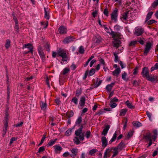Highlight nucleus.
<instances>
[{
	"instance_id": "obj_1",
	"label": "nucleus",
	"mask_w": 158,
	"mask_h": 158,
	"mask_svg": "<svg viewBox=\"0 0 158 158\" xmlns=\"http://www.w3.org/2000/svg\"><path fill=\"white\" fill-rule=\"evenodd\" d=\"M68 52L65 49L60 48L57 49L56 52H52V56L55 58L56 56L62 58L61 60L63 62H66L68 60Z\"/></svg>"
},
{
	"instance_id": "obj_2",
	"label": "nucleus",
	"mask_w": 158,
	"mask_h": 158,
	"mask_svg": "<svg viewBox=\"0 0 158 158\" xmlns=\"http://www.w3.org/2000/svg\"><path fill=\"white\" fill-rule=\"evenodd\" d=\"M83 126L84 124H82L79 128L75 132L76 136L79 137L78 138L77 137H76L74 138L73 139L74 143L77 145L80 144V140L83 141L84 139V132H83Z\"/></svg>"
},
{
	"instance_id": "obj_3",
	"label": "nucleus",
	"mask_w": 158,
	"mask_h": 158,
	"mask_svg": "<svg viewBox=\"0 0 158 158\" xmlns=\"http://www.w3.org/2000/svg\"><path fill=\"white\" fill-rule=\"evenodd\" d=\"M158 131L156 130H153L152 133H149V147L156 140L158 136Z\"/></svg>"
},
{
	"instance_id": "obj_4",
	"label": "nucleus",
	"mask_w": 158,
	"mask_h": 158,
	"mask_svg": "<svg viewBox=\"0 0 158 158\" xmlns=\"http://www.w3.org/2000/svg\"><path fill=\"white\" fill-rule=\"evenodd\" d=\"M37 51L41 59L43 61L45 59V56L43 47L40 45L37 48Z\"/></svg>"
},
{
	"instance_id": "obj_5",
	"label": "nucleus",
	"mask_w": 158,
	"mask_h": 158,
	"mask_svg": "<svg viewBox=\"0 0 158 158\" xmlns=\"http://www.w3.org/2000/svg\"><path fill=\"white\" fill-rule=\"evenodd\" d=\"M9 115L7 113L6 114L5 117V121L4 123V127L3 128V131L4 132V134H5L7 131L8 126V117Z\"/></svg>"
},
{
	"instance_id": "obj_6",
	"label": "nucleus",
	"mask_w": 158,
	"mask_h": 158,
	"mask_svg": "<svg viewBox=\"0 0 158 158\" xmlns=\"http://www.w3.org/2000/svg\"><path fill=\"white\" fill-rule=\"evenodd\" d=\"M118 16V10L116 8L114 10L111 14L112 20L116 22L117 20V17Z\"/></svg>"
},
{
	"instance_id": "obj_7",
	"label": "nucleus",
	"mask_w": 158,
	"mask_h": 158,
	"mask_svg": "<svg viewBox=\"0 0 158 158\" xmlns=\"http://www.w3.org/2000/svg\"><path fill=\"white\" fill-rule=\"evenodd\" d=\"M141 74L143 77H146L147 79L148 80V67H144L143 69Z\"/></svg>"
},
{
	"instance_id": "obj_8",
	"label": "nucleus",
	"mask_w": 158,
	"mask_h": 158,
	"mask_svg": "<svg viewBox=\"0 0 158 158\" xmlns=\"http://www.w3.org/2000/svg\"><path fill=\"white\" fill-rule=\"evenodd\" d=\"M75 38L73 36H69L65 38L63 41V42L65 44H68L70 42H73Z\"/></svg>"
},
{
	"instance_id": "obj_9",
	"label": "nucleus",
	"mask_w": 158,
	"mask_h": 158,
	"mask_svg": "<svg viewBox=\"0 0 158 158\" xmlns=\"http://www.w3.org/2000/svg\"><path fill=\"white\" fill-rule=\"evenodd\" d=\"M33 46L31 44L28 43L24 44L23 45L22 48L24 49L25 48H27L29 52H30L32 53L33 52Z\"/></svg>"
},
{
	"instance_id": "obj_10",
	"label": "nucleus",
	"mask_w": 158,
	"mask_h": 158,
	"mask_svg": "<svg viewBox=\"0 0 158 158\" xmlns=\"http://www.w3.org/2000/svg\"><path fill=\"white\" fill-rule=\"evenodd\" d=\"M85 97L84 96H83L81 97L79 102L80 106H78V108L79 109H81V107H82L84 106L85 103Z\"/></svg>"
},
{
	"instance_id": "obj_11",
	"label": "nucleus",
	"mask_w": 158,
	"mask_h": 158,
	"mask_svg": "<svg viewBox=\"0 0 158 158\" xmlns=\"http://www.w3.org/2000/svg\"><path fill=\"white\" fill-rule=\"evenodd\" d=\"M101 141L102 147L104 148L106 147L108 145V140L106 137L105 136H102L101 138Z\"/></svg>"
},
{
	"instance_id": "obj_12",
	"label": "nucleus",
	"mask_w": 158,
	"mask_h": 158,
	"mask_svg": "<svg viewBox=\"0 0 158 158\" xmlns=\"http://www.w3.org/2000/svg\"><path fill=\"white\" fill-rule=\"evenodd\" d=\"M102 38L99 35H97L94 38V41L97 44L100 43L102 41Z\"/></svg>"
},
{
	"instance_id": "obj_13",
	"label": "nucleus",
	"mask_w": 158,
	"mask_h": 158,
	"mask_svg": "<svg viewBox=\"0 0 158 158\" xmlns=\"http://www.w3.org/2000/svg\"><path fill=\"white\" fill-rule=\"evenodd\" d=\"M55 152L56 153H60L63 149L59 145H56L53 146Z\"/></svg>"
},
{
	"instance_id": "obj_14",
	"label": "nucleus",
	"mask_w": 158,
	"mask_h": 158,
	"mask_svg": "<svg viewBox=\"0 0 158 158\" xmlns=\"http://www.w3.org/2000/svg\"><path fill=\"white\" fill-rule=\"evenodd\" d=\"M78 149L76 148H73L71 151L72 154L70 155V156L72 157H74L77 154Z\"/></svg>"
},
{
	"instance_id": "obj_15",
	"label": "nucleus",
	"mask_w": 158,
	"mask_h": 158,
	"mask_svg": "<svg viewBox=\"0 0 158 158\" xmlns=\"http://www.w3.org/2000/svg\"><path fill=\"white\" fill-rule=\"evenodd\" d=\"M110 128V126L109 125H107L103 130L102 135H104L105 136L106 135Z\"/></svg>"
},
{
	"instance_id": "obj_16",
	"label": "nucleus",
	"mask_w": 158,
	"mask_h": 158,
	"mask_svg": "<svg viewBox=\"0 0 158 158\" xmlns=\"http://www.w3.org/2000/svg\"><path fill=\"white\" fill-rule=\"evenodd\" d=\"M82 118L81 116H79L77 119L75 123V125L77 126H81L80 124L82 121Z\"/></svg>"
},
{
	"instance_id": "obj_17",
	"label": "nucleus",
	"mask_w": 158,
	"mask_h": 158,
	"mask_svg": "<svg viewBox=\"0 0 158 158\" xmlns=\"http://www.w3.org/2000/svg\"><path fill=\"white\" fill-rule=\"evenodd\" d=\"M157 81V77L156 76H152L149 75V81L152 82H156Z\"/></svg>"
},
{
	"instance_id": "obj_18",
	"label": "nucleus",
	"mask_w": 158,
	"mask_h": 158,
	"mask_svg": "<svg viewBox=\"0 0 158 158\" xmlns=\"http://www.w3.org/2000/svg\"><path fill=\"white\" fill-rule=\"evenodd\" d=\"M120 72L121 70L120 68H118L113 72L112 74L114 76L118 77Z\"/></svg>"
},
{
	"instance_id": "obj_19",
	"label": "nucleus",
	"mask_w": 158,
	"mask_h": 158,
	"mask_svg": "<svg viewBox=\"0 0 158 158\" xmlns=\"http://www.w3.org/2000/svg\"><path fill=\"white\" fill-rule=\"evenodd\" d=\"M126 147L125 144L123 141L121 142L118 145L117 147L118 149H119L120 150L123 149V148H125Z\"/></svg>"
},
{
	"instance_id": "obj_20",
	"label": "nucleus",
	"mask_w": 158,
	"mask_h": 158,
	"mask_svg": "<svg viewBox=\"0 0 158 158\" xmlns=\"http://www.w3.org/2000/svg\"><path fill=\"white\" fill-rule=\"evenodd\" d=\"M98 23L101 26V27H103V28L106 30H109L106 26L105 24V23L103 21L102 22L100 19H98Z\"/></svg>"
},
{
	"instance_id": "obj_21",
	"label": "nucleus",
	"mask_w": 158,
	"mask_h": 158,
	"mask_svg": "<svg viewBox=\"0 0 158 158\" xmlns=\"http://www.w3.org/2000/svg\"><path fill=\"white\" fill-rule=\"evenodd\" d=\"M114 85V83H112L110 84L107 85L106 87V89L108 92H110L111 90L112 87Z\"/></svg>"
},
{
	"instance_id": "obj_22",
	"label": "nucleus",
	"mask_w": 158,
	"mask_h": 158,
	"mask_svg": "<svg viewBox=\"0 0 158 158\" xmlns=\"http://www.w3.org/2000/svg\"><path fill=\"white\" fill-rule=\"evenodd\" d=\"M113 44L114 47L116 48V49H117L118 47L120 46L121 42L120 40H115Z\"/></svg>"
},
{
	"instance_id": "obj_23",
	"label": "nucleus",
	"mask_w": 158,
	"mask_h": 158,
	"mask_svg": "<svg viewBox=\"0 0 158 158\" xmlns=\"http://www.w3.org/2000/svg\"><path fill=\"white\" fill-rule=\"evenodd\" d=\"M125 103L127 106L131 109H134L135 108V106H133L131 103L128 100L125 102Z\"/></svg>"
},
{
	"instance_id": "obj_24",
	"label": "nucleus",
	"mask_w": 158,
	"mask_h": 158,
	"mask_svg": "<svg viewBox=\"0 0 158 158\" xmlns=\"http://www.w3.org/2000/svg\"><path fill=\"white\" fill-rule=\"evenodd\" d=\"M117 133L116 131H115L113 135V136L109 142V143L111 144L113 142H114L116 139L117 137Z\"/></svg>"
},
{
	"instance_id": "obj_25",
	"label": "nucleus",
	"mask_w": 158,
	"mask_h": 158,
	"mask_svg": "<svg viewBox=\"0 0 158 158\" xmlns=\"http://www.w3.org/2000/svg\"><path fill=\"white\" fill-rule=\"evenodd\" d=\"M57 140V139H52L47 144V147L51 146L54 144L56 141Z\"/></svg>"
},
{
	"instance_id": "obj_26",
	"label": "nucleus",
	"mask_w": 158,
	"mask_h": 158,
	"mask_svg": "<svg viewBox=\"0 0 158 158\" xmlns=\"http://www.w3.org/2000/svg\"><path fill=\"white\" fill-rule=\"evenodd\" d=\"M107 32L110 34L113 38H115L117 37V34L112 30H107Z\"/></svg>"
},
{
	"instance_id": "obj_27",
	"label": "nucleus",
	"mask_w": 158,
	"mask_h": 158,
	"mask_svg": "<svg viewBox=\"0 0 158 158\" xmlns=\"http://www.w3.org/2000/svg\"><path fill=\"white\" fill-rule=\"evenodd\" d=\"M98 151V150L96 149H92L89 151V154L91 156H94L95 155V154Z\"/></svg>"
},
{
	"instance_id": "obj_28",
	"label": "nucleus",
	"mask_w": 158,
	"mask_h": 158,
	"mask_svg": "<svg viewBox=\"0 0 158 158\" xmlns=\"http://www.w3.org/2000/svg\"><path fill=\"white\" fill-rule=\"evenodd\" d=\"M143 30H135L134 33L135 35L138 36L141 35L143 33Z\"/></svg>"
},
{
	"instance_id": "obj_29",
	"label": "nucleus",
	"mask_w": 158,
	"mask_h": 158,
	"mask_svg": "<svg viewBox=\"0 0 158 158\" xmlns=\"http://www.w3.org/2000/svg\"><path fill=\"white\" fill-rule=\"evenodd\" d=\"M133 124L134 126L137 127H139L142 125L141 123L139 122H133Z\"/></svg>"
},
{
	"instance_id": "obj_30",
	"label": "nucleus",
	"mask_w": 158,
	"mask_h": 158,
	"mask_svg": "<svg viewBox=\"0 0 158 158\" xmlns=\"http://www.w3.org/2000/svg\"><path fill=\"white\" fill-rule=\"evenodd\" d=\"M66 115L68 118L73 117L74 115L73 111V110H71L69 112H67L66 113Z\"/></svg>"
},
{
	"instance_id": "obj_31",
	"label": "nucleus",
	"mask_w": 158,
	"mask_h": 158,
	"mask_svg": "<svg viewBox=\"0 0 158 158\" xmlns=\"http://www.w3.org/2000/svg\"><path fill=\"white\" fill-rule=\"evenodd\" d=\"M72 129L69 128L67 130L65 133V135L66 136H69L70 135L72 132Z\"/></svg>"
},
{
	"instance_id": "obj_32",
	"label": "nucleus",
	"mask_w": 158,
	"mask_h": 158,
	"mask_svg": "<svg viewBox=\"0 0 158 158\" xmlns=\"http://www.w3.org/2000/svg\"><path fill=\"white\" fill-rule=\"evenodd\" d=\"M10 41L9 39L6 40V42L5 46L6 49H8L10 46Z\"/></svg>"
},
{
	"instance_id": "obj_33",
	"label": "nucleus",
	"mask_w": 158,
	"mask_h": 158,
	"mask_svg": "<svg viewBox=\"0 0 158 158\" xmlns=\"http://www.w3.org/2000/svg\"><path fill=\"white\" fill-rule=\"evenodd\" d=\"M118 53L116 52H114L113 54L115 57L114 61L116 63H117L118 62L119 60L118 57Z\"/></svg>"
},
{
	"instance_id": "obj_34",
	"label": "nucleus",
	"mask_w": 158,
	"mask_h": 158,
	"mask_svg": "<svg viewBox=\"0 0 158 158\" xmlns=\"http://www.w3.org/2000/svg\"><path fill=\"white\" fill-rule=\"evenodd\" d=\"M127 111V110L126 109H122L119 114V115L121 116H124L126 112Z\"/></svg>"
},
{
	"instance_id": "obj_35",
	"label": "nucleus",
	"mask_w": 158,
	"mask_h": 158,
	"mask_svg": "<svg viewBox=\"0 0 158 158\" xmlns=\"http://www.w3.org/2000/svg\"><path fill=\"white\" fill-rule=\"evenodd\" d=\"M113 150L114 151V152L113 155L112 156V158L115 156L116 155L118 154V148H117L116 147L114 148Z\"/></svg>"
},
{
	"instance_id": "obj_36",
	"label": "nucleus",
	"mask_w": 158,
	"mask_h": 158,
	"mask_svg": "<svg viewBox=\"0 0 158 158\" xmlns=\"http://www.w3.org/2000/svg\"><path fill=\"white\" fill-rule=\"evenodd\" d=\"M158 69V63H156L151 69V71L152 72L155 70H157Z\"/></svg>"
},
{
	"instance_id": "obj_37",
	"label": "nucleus",
	"mask_w": 158,
	"mask_h": 158,
	"mask_svg": "<svg viewBox=\"0 0 158 158\" xmlns=\"http://www.w3.org/2000/svg\"><path fill=\"white\" fill-rule=\"evenodd\" d=\"M148 53V42H147L146 45V48L144 50V55L147 56Z\"/></svg>"
},
{
	"instance_id": "obj_38",
	"label": "nucleus",
	"mask_w": 158,
	"mask_h": 158,
	"mask_svg": "<svg viewBox=\"0 0 158 158\" xmlns=\"http://www.w3.org/2000/svg\"><path fill=\"white\" fill-rule=\"evenodd\" d=\"M44 9L45 10L44 17L47 19H49L50 18L49 13L46 10L45 8H44Z\"/></svg>"
},
{
	"instance_id": "obj_39",
	"label": "nucleus",
	"mask_w": 158,
	"mask_h": 158,
	"mask_svg": "<svg viewBox=\"0 0 158 158\" xmlns=\"http://www.w3.org/2000/svg\"><path fill=\"white\" fill-rule=\"evenodd\" d=\"M71 102L74 103L75 105H77L78 104V99L76 97H74L71 100Z\"/></svg>"
},
{
	"instance_id": "obj_40",
	"label": "nucleus",
	"mask_w": 158,
	"mask_h": 158,
	"mask_svg": "<svg viewBox=\"0 0 158 158\" xmlns=\"http://www.w3.org/2000/svg\"><path fill=\"white\" fill-rule=\"evenodd\" d=\"M91 135V133L90 131L89 130L87 131L85 134L86 138L87 139H89L90 138Z\"/></svg>"
},
{
	"instance_id": "obj_41",
	"label": "nucleus",
	"mask_w": 158,
	"mask_h": 158,
	"mask_svg": "<svg viewBox=\"0 0 158 158\" xmlns=\"http://www.w3.org/2000/svg\"><path fill=\"white\" fill-rule=\"evenodd\" d=\"M47 106V105L46 103L43 102L40 105L41 108L42 110H45Z\"/></svg>"
},
{
	"instance_id": "obj_42",
	"label": "nucleus",
	"mask_w": 158,
	"mask_h": 158,
	"mask_svg": "<svg viewBox=\"0 0 158 158\" xmlns=\"http://www.w3.org/2000/svg\"><path fill=\"white\" fill-rule=\"evenodd\" d=\"M128 14V12H126L124 13V14L123 15V16L122 17V19L124 20H126L128 19L127 15Z\"/></svg>"
},
{
	"instance_id": "obj_43",
	"label": "nucleus",
	"mask_w": 158,
	"mask_h": 158,
	"mask_svg": "<svg viewBox=\"0 0 158 158\" xmlns=\"http://www.w3.org/2000/svg\"><path fill=\"white\" fill-rule=\"evenodd\" d=\"M85 50L84 47L82 46H81L79 48V52L80 54H83L84 53Z\"/></svg>"
},
{
	"instance_id": "obj_44",
	"label": "nucleus",
	"mask_w": 158,
	"mask_h": 158,
	"mask_svg": "<svg viewBox=\"0 0 158 158\" xmlns=\"http://www.w3.org/2000/svg\"><path fill=\"white\" fill-rule=\"evenodd\" d=\"M69 69L67 68H64L62 72V74L63 75H65V74L67 73L69 71Z\"/></svg>"
},
{
	"instance_id": "obj_45",
	"label": "nucleus",
	"mask_w": 158,
	"mask_h": 158,
	"mask_svg": "<svg viewBox=\"0 0 158 158\" xmlns=\"http://www.w3.org/2000/svg\"><path fill=\"white\" fill-rule=\"evenodd\" d=\"M109 105L111 108H113L117 106V104L116 103L110 102Z\"/></svg>"
},
{
	"instance_id": "obj_46",
	"label": "nucleus",
	"mask_w": 158,
	"mask_h": 158,
	"mask_svg": "<svg viewBox=\"0 0 158 158\" xmlns=\"http://www.w3.org/2000/svg\"><path fill=\"white\" fill-rule=\"evenodd\" d=\"M102 82V80H100L98 82V81H97L96 84L94 85V87L97 88L101 84Z\"/></svg>"
},
{
	"instance_id": "obj_47",
	"label": "nucleus",
	"mask_w": 158,
	"mask_h": 158,
	"mask_svg": "<svg viewBox=\"0 0 158 158\" xmlns=\"http://www.w3.org/2000/svg\"><path fill=\"white\" fill-rule=\"evenodd\" d=\"M48 22L47 21L46 22H43L42 23V25L43 27V29H46V28L48 26Z\"/></svg>"
},
{
	"instance_id": "obj_48",
	"label": "nucleus",
	"mask_w": 158,
	"mask_h": 158,
	"mask_svg": "<svg viewBox=\"0 0 158 158\" xmlns=\"http://www.w3.org/2000/svg\"><path fill=\"white\" fill-rule=\"evenodd\" d=\"M95 69H92L90 70L89 74L90 76H92L95 73Z\"/></svg>"
},
{
	"instance_id": "obj_49",
	"label": "nucleus",
	"mask_w": 158,
	"mask_h": 158,
	"mask_svg": "<svg viewBox=\"0 0 158 158\" xmlns=\"http://www.w3.org/2000/svg\"><path fill=\"white\" fill-rule=\"evenodd\" d=\"M114 30H120L123 29V27L118 24L115 25L114 27Z\"/></svg>"
},
{
	"instance_id": "obj_50",
	"label": "nucleus",
	"mask_w": 158,
	"mask_h": 158,
	"mask_svg": "<svg viewBox=\"0 0 158 158\" xmlns=\"http://www.w3.org/2000/svg\"><path fill=\"white\" fill-rule=\"evenodd\" d=\"M127 75V73L125 72H124L122 74V79L124 80H126V77Z\"/></svg>"
},
{
	"instance_id": "obj_51",
	"label": "nucleus",
	"mask_w": 158,
	"mask_h": 158,
	"mask_svg": "<svg viewBox=\"0 0 158 158\" xmlns=\"http://www.w3.org/2000/svg\"><path fill=\"white\" fill-rule=\"evenodd\" d=\"M45 150V148L44 146H42L40 147L38 151V152L36 154H38V153H40L44 151Z\"/></svg>"
},
{
	"instance_id": "obj_52",
	"label": "nucleus",
	"mask_w": 158,
	"mask_h": 158,
	"mask_svg": "<svg viewBox=\"0 0 158 158\" xmlns=\"http://www.w3.org/2000/svg\"><path fill=\"white\" fill-rule=\"evenodd\" d=\"M105 113V112L104 110H100V111L98 112L96 114L100 115H101Z\"/></svg>"
},
{
	"instance_id": "obj_53",
	"label": "nucleus",
	"mask_w": 158,
	"mask_h": 158,
	"mask_svg": "<svg viewBox=\"0 0 158 158\" xmlns=\"http://www.w3.org/2000/svg\"><path fill=\"white\" fill-rule=\"evenodd\" d=\"M137 43V41H131L129 44V46H135V44Z\"/></svg>"
},
{
	"instance_id": "obj_54",
	"label": "nucleus",
	"mask_w": 158,
	"mask_h": 158,
	"mask_svg": "<svg viewBox=\"0 0 158 158\" xmlns=\"http://www.w3.org/2000/svg\"><path fill=\"white\" fill-rule=\"evenodd\" d=\"M151 41V42H149V50H150V48L153 45V42L152 41V39L149 38V41Z\"/></svg>"
},
{
	"instance_id": "obj_55",
	"label": "nucleus",
	"mask_w": 158,
	"mask_h": 158,
	"mask_svg": "<svg viewBox=\"0 0 158 158\" xmlns=\"http://www.w3.org/2000/svg\"><path fill=\"white\" fill-rule=\"evenodd\" d=\"M158 5V0H156L155 1L152 3V6L153 8L155 7Z\"/></svg>"
},
{
	"instance_id": "obj_56",
	"label": "nucleus",
	"mask_w": 158,
	"mask_h": 158,
	"mask_svg": "<svg viewBox=\"0 0 158 158\" xmlns=\"http://www.w3.org/2000/svg\"><path fill=\"white\" fill-rule=\"evenodd\" d=\"M103 14L106 16H108V9L107 8H106L104 9L103 12Z\"/></svg>"
},
{
	"instance_id": "obj_57",
	"label": "nucleus",
	"mask_w": 158,
	"mask_h": 158,
	"mask_svg": "<svg viewBox=\"0 0 158 158\" xmlns=\"http://www.w3.org/2000/svg\"><path fill=\"white\" fill-rule=\"evenodd\" d=\"M133 135V132L131 131L128 133L127 135V138L128 139L130 138Z\"/></svg>"
},
{
	"instance_id": "obj_58",
	"label": "nucleus",
	"mask_w": 158,
	"mask_h": 158,
	"mask_svg": "<svg viewBox=\"0 0 158 158\" xmlns=\"http://www.w3.org/2000/svg\"><path fill=\"white\" fill-rule=\"evenodd\" d=\"M17 138L16 137H12L11 138V139L10 140V144L11 145L13 142L15 141H16L17 140Z\"/></svg>"
},
{
	"instance_id": "obj_59",
	"label": "nucleus",
	"mask_w": 158,
	"mask_h": 158,
	"mask_svg": "<svg viewBox=\"0 0 158 158\" xmlns=\"http://www.w3.org/2000/svg\"><path fill=\"white\" fill-rule=\"evenodd\" d=\"M81 91L77 90H76V96L77 97H79V96L81 94Z\"/></svg>"
},
{
	"instance_id": "obj_60",
	"label": "nucleus",
	"mask_w": 158,
	"mask_h": 158,
	"mask_svg": "<svg viewBox=\"0 0 158 158\" xmlns=\"http://www.w3.org/2000/svg\"><path fill=\"white\" fill-rule=\"evenodd\" d=\"M153 117L152 114L149 113V120L151 122L153 121Z\"/></svg>"
},
{
	"instance_id": "obj_61",
	"label": "nucleus",
	"mask_w": 158,
	"mask_h": 158,
	"mask_svg": "<svg viewBox=\"0 0 158 158\" xmlns=\"http://www.w3.org/2000/svg\"><path fill=\"white\" fill-rule=\"evenodd\" d=\"M143 139L144 141L148 142V135H146L144 136L143 137Z\"/></svg>"
},
{
	"instance_id": "obj_62",
	"label": "nucleus",
	"mask_w": 158,
	"mask_h": 158,
	"mask_svg": "<svg viewBox=\"0 0 158 158\" xmlns=\"http://www.w3.org/2000/svg\"><path fill=\"white\" fill-rule=\"evenodd\" d=\"M45 48L46 49L47 51L49 52L50 51V48L49 46V44H48V43H47L46 45L45 46Z\"/></svg>"
},
{
	"instance_id": "obj_63",
	"label": "nucleus",
	"mask_w": 158,
	"mask_h": 158,
	"mask_svg": "<svg viewBox=\"0 0 158 158\" xmlns=\"http://www.w3.org/2000/svg\"><path fill=\"white\" fill-rule=\"evenodd\" d=\"M70 68L72 70H74L76 69V66L75 64H72L70 66Z\"/></svg>"
},
{
	"instance_id": "obj_64",
	"label": "nucleus",
	"mask_w": 158,
	"mask_h": 158,
	"mask_svg": "<svg viewBox=\"0 0 158 158\" xmlns=\"http://www.w3.org/2000/svg\"><path fill=\"white\" fill-rule=\"evenodd\" d=\"M118 101V99L116 98V97L112 99H111V101L110 102H117Z\"/></svg>"
}]
</instances>
